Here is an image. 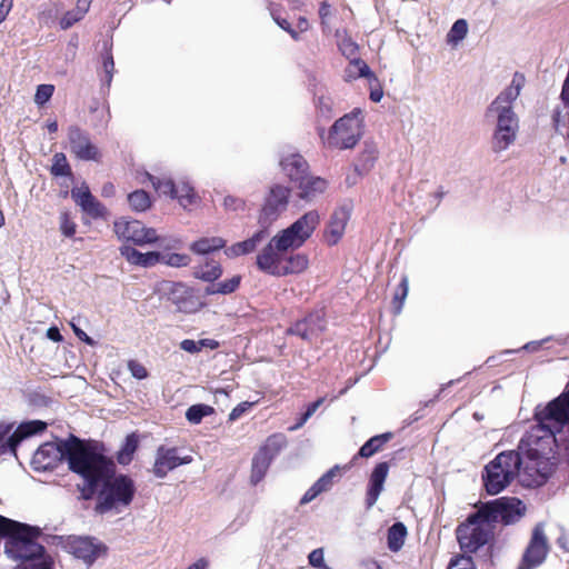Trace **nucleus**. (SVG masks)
I'll return each instance as SVG.
<instances>
[{
    "label": "nucleus",
    "mask_w": 569,
    "mask_h": 569,
    "mask_svg": "<svg viewBox=\"0 0 569 569\" xmlns=\"http://www.w3.org/2000/svg\"><path fill=\"white\" fill-rule=\"evenodd\" d=\"M216 415V409L203 402H197L189 406L184 412V418L190 425H199L203 418Z\"/></svg>",
    "instance_id": "a18cd8bd"
},
{
    "label": "nucleus",
    "mask_w": 569,
    "mask_h": 569,
    "mask_svg": "<svg viewBox=\"0 0 569 569\" xmlns=\"http://www.w3.org/2000/svg\"><path fill=\"white\" fill-rule=\"evenodd\" d=\"M68 445H63L66 463L69 471L82 479V483L76 487L83 493L86 489L96 486L98 477L114 466L111 448L102 440L81 438L72 432L69 433Z\"/></svg>",
    "instance_id": "f03ea898"
},
{
    "label": "nucleus",
    "mask_w": 569,
    "mask_h": 569,
    "mask_svg": "<svg viewBox=\"0 0 569 569\" xmlns=\"http://www.w3.org/2000/svg\"><path fill=\"white\" fill-rule=\"evenodd\" d=\"M67 137L70 153L74 159L78 161L96 163H100L102 161V151L91 140L90 133L87 130L82 129L78 124H71L68 128Z\"/></svg>",
    "instance_id": "6ab92c4d"
},
{
    "label": "nucleus",
    "mask_w": 569,
    "mask_h": 569,
    "mask_svg": "<svg viewBox=\"0 0 569 569\" xmlns=\"http://www.w3.org/2000/svg\"><path fill=\"white\" fill-rule=\"evenodd\" d=\"M469 30L468 21L463 18L457 19L446 34V43L452 48L461 43Z\"/></svg>",
    "instance_id": "49530a36"
},
{
    "label": "nucleus",
    "mask_w": 569,
    "mask_h": 569,
    "mask_svg": "<svg viewBox=\"0 0 569 569\" xmlns=\"http://www.w3.org/2000/svg\"><path fill=\"white\" fill-rule=\"evenodd\" d=\"M82 19V16L79 14L76 10H68L59 19V28L63 31L69 30Z\"/></svg>",
    "instance_id": "774afa93"
},
{
    "label": "nucleus",
    "mask_w": 569,
    "mask_h": 569,
    "mask_svg": "<svg viewBox=\"0 0 569 569\" xmlns=\"http://www.w3.org/2000/svg\"><path fill=\"white\" fill-rule=\"evenodd\" d=\"M365 126L362 109L353 108L332 123L327 136L328 146L339 150L353 149L363 136Z\"/></svg>",
    "instance_id": "9d476101"
},
{
    "label": "nucleus",
    "mask_w": 569,
    "mask_h": 569,
    "mask_svg": "<svg viewBox=\"0 0 569 569\" xmlns=\"http://www.w3.org/2000/svg\"><path fill=\"white\" fill-rule=\"evenodd\" d=\"M56 87L51 83H40L36 87V92L33 96V102L39 108H46L54 93Z\"/></svg>",
    "instance_id": "3c124183"
},
{
    "label": "nucleus",
    "mask_w": 569,
    "mask_h": 569,
    "mask_svg": "<svg viewBox=\"0 0 569 569\" xmlns=\"http://www.w3.org/2000/svg\"><path fill=\"white\" fill-rule=\"evenodd\" d=\"M461 553H455L447 565V569H477V565L473 559V555L480 550L470 551L468 548L462 549L460 546ZM483 552V549L481 550Z\"/></svg>",
    "instance_id": "c03bdc74"
},
{
    "label": "nucleus",
    "mask_w": 569,
    "mask_h": 569,
    "mask_svg": "<svg viewBox=\"0 0 569 569\" xmlns=\"http://www.w3.org/2000/svg\"><path fill=\"white\" fill-rule=\"evenodd\" d=\"M353 467V461L348 463L335 465L323 472L311 487L302 495L299 500L300 506H305L313 501L320 495L331 490L333 485L339 481L343 473L348 472Z\"/></svg>",
    "instance_id": "b1692460"
},
{
    "label": "nucleus",
    "mask_w": 569,
    "mask_h": 569,
    "mask_svg": "<svg viewBox=\"0 0 569 569\" xmlns=\"http://www.w3.org/2000/svg\"><path fill=\"white\" fill-rule=\"evenodd\" d=\"M24 561L30 569H56V559L47 550L46 553Z\"/></svg>",
    "instance_id": "13d9d810"
},
{
    "label": "nucleus",
    "mask_w": 569,
    "mask_h": 569,
    "mask_svg": "<svg viewBox=\"0 0 569 569\" xmlns=\"http://www.w3.org/2000/svg\"><path fill=\"white\" fill-rule=\"evenodd\" d=\"M303 322L306 323L307 330L311 339L313 337H319L327 330V320L325 310L312 309L306 312L302 317Z\"/></svg>",
    "instance_id": "79ce46f5"
},
{
    "label": "nucleus",
    "mask_w": 569,
    "mask_h": 569,
    "mask_svg": "<svg viewBox=\"0 0 569 569\" xmlns=\"http://www.w3.org/2000/svg\"><path fill=\"white\" fill-rule=\"evenodd\" d=\"M222 250H223V253L229 259H234V258H238L241 256H248V254L252 253L244 240L237 241V242L232 243L230 247L226 246Z\"/></svg>",
    "instance_id": "e2e57ef3"
},
{
    "label": "nucleus",
    "mask_w": 569,
    "mask_h": 569,
    "mask_svg": "<svg viewBox=\"0 0 569 569\" xmlns=\"http://www.w3.org/2000/svg\"><path fill=\"white\" fill-rule=\"evenodd\" d=\"M357 79H366L369 84L378 82V76L361 57L352 58L345 69L343 80L352 82Z\"/></svg>",
    "instance_id": "72a5a7b5"
},
{
    "label": "nucleus",
    "mask_w": 569,
    "mask_h": 569,
    "mask_svg": "<svg viewBox=\"0 0 569 569\" xmlns=\"http://www.w3.org/2000/svg\"><path fill=\"white\" fill-rule=\"evenodd\" d=\"M377 160V146L372 141H365L361 152L353 162V171L358 177H365L373 169Z\"/></svg>",
    "instance_id": "c9c22d12"
},
{
    "label": "nucleus",
    "mask_w": 569,
    "mask_h": 569,
    "mask_svg": "<svg viewBox=\"0 0 569 569\" xmlns=\"http://www.w3.org/2000/svg\"><path fill=\"white\" fill-rule=\"evenodd\" d=\"M395 437L392 431H385L377 433L367 439L363 445L358 449L357 453L351 458L353 466L359 458H370L376 453L383 450L385 446Z\"/></svg>",
    "instance_id": "473e14b6"
},
{
    "label": "nucleus",
    "mask_w": 569,
    "mask_h": 569,
    "mask_svg": "<svg viewBox=\"0 0 569 569\" xmlns=\"http://www.w3.org/2000/svg\"><path fill=\"white\" fill-rule=\"evenodd\" d=\"M527 512V506L516 496H501L487 500L456 527L455 536L458 545L470 551L482 550L480 557L492 563L498 545L497 526L517 523Z\"/></svg>",
    "instance_id": "f257e3e1"
},
{
    "label": "nucleus",
    "mask_w": 569,
    "mask_h": 569,
    "mask_svg": "<svg viewBox=\"0 0 569 569\" xmlns=\"http://www.w3.org/2000/svg\"><path fill=\"white\" fill-rule=\"evenodd\" d=\"M82 318L80 316L72 317L69 321V326L73 335L84 345L89 347H96L98 341L89 336L81 327Z\"/></svg>",
    "instance_id": "4d7b16f0"
},
{
    "label": "nucleus",
    "mask_w": 569,
    "mask_h": 569,
    "mask_svg": "<svg viewBox=\"0 0 569 569\" xmlns=\"http://www.w3.org/2000/svg\"><path fill=\"white\" fill-rule=\"evenodd\" d=\"M496 124L491 137V149L498 153L507 150L517 139L519 131V117L513 108L492 110Z\"/></svg>",
    "instance_id": "ddd939ff"
},
{
    "label": "nucleus",
    "mask_w": 569,
    "mask_h": 569,
    "mask_svg": "<svg viewBox=\"0 0 569 569\" xmlns=\"http://www.w3.org/2000/svg\"><path fill=\"white\" fill-rule=\"evenodd\" d=\"M550 543L543 523L538 522L531 530L530 539L521 555L516 569H536L547 559Z\"/></svg>",
    "instance_id": "f3484780"
},
{
    "label": "nucleus",
    "mask_w": 569,
    "mask_h": 569,
    "mask_svg": "<svg viewBox=\"0 0 569 569\" xmlns=\"http://www.w3.org/2000/svg\"><path fill=\"white\" fill-rule=\"evenodd\" d=\"M152 293L161 302L174 307V311L183 315H196L209 303L202 299L200 288L182 280L161 279L154 282Z\"/></svg>",
    "instance_id": "39448f33"
},
{
    "label": "nucleus",
    "mask_w": 569,
    "mask_h": 569,
    "mask_svg": "<svg viewBox=\"0 0 569 569\" xmlns=\"http://www.w3.org/2000/svg\"><path fill=\"white\" fill-rule=\"evenodd\" d=\"M278 164L292 186L310 171L309 162L299 150L291 146H286L278 151Z\"/></svg>",
    "instance_id": "5701e85b"
},
{
    "label": "nucleus",
    "mask_w": 569,
    "mask_h": 569,
    "mask_svg": "<svg viewBox=\"0 0 569 569\" xmlns=\"http://www.w3.org/2000/svg\"><path fill=\"white\" fill-rule=\"evenodd\" d=\"M52 441L41 443L33 452L30 466L37 472L52 471L57 465L67 461L64 446H69V435L67 437L52 436Z\"/></svg>",
    "instance_id": "2eb2a0df"
},
{
    "label": "nucleus",
    "mask_w": 569,
    "mask_h": 569,
    "mask_svg": "<svg viewBox=\"0 0 569 569\" xmlns=\"http://www.w3.org/2000/svg\"><path fill=\"white\" fill-rule=\"evenodd\" d=\"M270 14L273 22L284 32H287L295 41H299L301 39L300 32L297 31L292 27V24L288 21L287 18L281 17L280 10L276 8L270 9Z\"/></svg>",
    "instance_id": "6e6d98bb"
},
{
    "label": "nucleus",
    "mask_w": 569,
    "mask_h": 569,
    "mask_svg": "<svg viewBox=\"0 0 569 569\" xmlns=\"http://www.w3.org/2000/svg\"><path fill=\"white\" fill-rule=\"evenodd\" d=\"M293 188L297 189V196L300 200L309 203L317 197L323 194L329 188L328 179L312 174L310 171L298 181Z\"/></svg>",
    "instance_id": "bb28decb"
},
{
    "label": "nucleus",
    "mask_w": 569,
    "mask_h": 569,
    "mask_svg": "<svg viewBox=\"0 0 569 569\" xmlns=\"http://www.w3.org/2000/svg\"><path fill=\"white\" fill-rule=\"evenodd\" d=\"M78 224L73 221L72 212L64 209L59 214V231L67 239H74Z\"/></svg>",
    "instance_id": "8fccbe9b"
},
{
    "label": "nucleus",
    "mask_w": 569,
    "mask_h": 569,
    "mask_svg": "<svg viewBox=\"0 0 569 569\" xmlns=\"http://www.w3.org/2000/svg\"><path fill=\"white\" fill-rule=\"evenodd\" d=\"M320 221L319 211L316 209L309 210L288 227L279 230L267 243H271L278 250L297 251L312 237Z\"/></svg>",
    "instance_id": "1a4fd4ad"
},
{
    "label": "nucleus",
    "mask_w": 569,
    "mask_h": 569,
    "mask_svg": "<svg viewBox=\"0 0 569 569\" xmlns=\"http://www.w3.org/2000/svg\"><path fill=\"white\" fill-rule=\"evenodd\" d=\"M14 428L21 441L24 442L32 437L43 435L47 431L48 422L40 419H26L19 423L16 422Z\"/></svg>",
    "instance_id": "58836bf2"
},
{
    "label": "nucleus",
    "mask_w": 569,
    "mask_h": 569,
    "mask_svg": "<svg viewBox=\"0 0 569 569\" xmlns=\"http://www.w3.org/2000/svg\"><path fill=\"white\" fill-rule=\"evenodd\" d=\"M408 528L402 521H395L387 530V548L391 552H399L405 546Z\"/></svg>",
    "instance_id": "a19ab883"
},
{
    "label": "nucleus",
    "mask_w": 569,
    "mask_h": 569,
    "mask_svg": "<svg viewBox=\"0 0 569 569\" xmlns=\"http://www.w3.org/2000/svg\"><path fill=\"white\" fill-rule=\"evenodd\" d=\"M71 199L79 207L82 214L92 220L108 221L111 211L96 196L92 194L89 183L82 180L79 186L71 189Z\"/></svg>",
    "instance_id": "aec40b11"
},
{
    "label": "nucleus",
    "mask_w": 569,
    "mask_h": 569,
    "mask_svg": "<svg viewBox=\"0 0 569 569\" xmlns=\"http://www.w3.org/2000/svg\"><path fill=\"white\" fill-rule=\"evenodd\" d=\"M271 465V462L254 453L251 460L250 483L252 486L260 483L267 476Z\"/></svg>",
    "instance_id": "09e8293b"
},
{
    "label": "nucleus",
    "mask_w": 569,
    "mask_h": 569,
    "mask_svg": "<svg viewBox=\"0 0 569 569\" xmlns=\"http://www.w3.org/2000/svg\"><path fill=\"white\" fill-rule=\"evenodd\" d=\"M127 201L131 211L136 213H144L154 206V197L147 190L140 188L127 194Z\"/></svg>",
    "instance_id": "4c0bfd02"
},
{
    "label": "nucleus",
    "mask_w": 569,
    "mask_h": 569,
    "mask_svg": "<svg viewBox=\"0 0 569 569\" xmlns=\"http://www.w3.org/2000/svg\"><path fill=\"white\" fill-rule=\"evenodd\" d=\"M48 171L53 180L58 181L59 192L58 197L67 199L71 197V190L69 189V182L76 184V173L67 158L64 152H56L51 158V164L48 167Z\"/></svg>",
    "instance_id": "393cba45"
},
{
    "label": "nucleus",
    "mask_w": 569,
    "mask_h": 569,
    "mask_svg": "<svg viewBox=\"0 0 569 569\" xmlns=\"http://www.w3.org/2000/svg\"><path fill=\"white\" fill-rule=\"evenodd\" d=\"M114 72L112 43L104 41L102 51L100 52V66L98 67V74L101 82L100 92L102 94L109 93Z\"/></svg>",
    "instance_id": "7c9ffc66"
},
{
    "label": "nucleus",
    "mask_w": 569,
    "mask_h": 569,
    "mask_svg": "<svg viewBox=\"0 0 569 569\" xmlns=\"http://www.w3.org/2000/svg\"><path fill=\"white\" fill-rule=\"evenodd\" d=\"M71 199L79 207L82 214L92 220L108 221L111 211L96 196L92 194L89 183L82 180L79 186L71 189Z\"/></svg>",
    "instance_id": "412c9836"
},
{
    "label": "nucleus",
    "mask_w": 569,
    "mask_h": 569,
    "mask_svg": "<svg viewBox=\"0 0 569 569\" xmlns=\"http://www.w3.org/2000/svg\"><path fill=\"white\" fill-rule=\"evenodd\" d=\"M127 368L131 376L137 380H144L150 376L148 369L137 359H129L127 362Z\"/></svg>",
    "instance_id": "338daca9"
},
{
    "label": "nucleus",
    "mask_w": 569,
    "mask_h": 569,
    "mask_svg": "<svg viewBox=\"0 0 569 569\" xmlns=\"http://www.w3.org/2000/svg\"><path fill=\"white\" fill-rule=\"evenodd\" d=\"M112 231L121 246L146 248L157 242L158 233L153 227H147L142 221L131 217L121 216L113 220Z\"/></svg>",
    "instance_id": "9b49d317"
},
{
    "label": "nucleus",
    "mask_w": 569,
    "mask_h": 569,
    "mask_svg": "<svg viewBox=\"0 0 569 569\" xmlns=\"http://www.w3.org/2000/svg\"><path fill=\"white\" fill-rule=\"evenodd\" d=\"M521 459L518 451L503 450L483 466L481 470L482 490L488 496H497L505 491L519 473Z\"/></svg>",
    "instance_id": "0eeeda50"
},
{
    "label": "nucleus",
    "mask_w": 569,
    "mask_h": 569,
    "mask_svg": "<svg viewBox=\"0 0 569 569\" xmlns=\"http://www.w3.org/2000/svg\"><path fill=\"white\" fill-rule=\"evenodd\" d=\"M315 415V411L307 403L295 417V423L288 427V431L293 432L302 428L306 422Z\"/></svg>",
    "instance_id": "680f3d73"
},
{
    "label": "nucleus",
    "mask_w": 569,
    "mask_h": 569,
    "mask_svg": "<svg viewBox=\"0 0 569 569\" xmlns=\"http://www.w3.org/2000/svg\"><path fill=\"white\" fill-rule=\"evenodd\" d=\"M144 181L150 182L156 192L168 197L171 200H177L183 208L194 206L200 201L197 190L188 180H182L181 186L179 187L176 180L171 177L160 178L146 171Z\"/></svg>",
    "instance_id": "f8f14e48"
},
{
    "label": "nucleus",
    "mask_w": 569,
    "mask_h": 569,
    "mask_svg": "<svg viewBox=\"0 0 569 569\" xmlns=\"http://www.w3.org/2000/svg\"><path fill=\"white\" fill-rule=\"evenodd\" d=\"M284 333L287 336H296L302 339L303 341H310L311 337L309 331L307 330L306 323L303 319H297L290 323V326L286 329Z\"/></svg>",
    "instance_id": "052dcab7"
},
{
    "label": "nucleus",
    "mask_w": 569,
    "mask_h": 569,
    "mask_svg": "<svg viewBox=\"0 0 569 569\" xmlns=\"http://www.w3.org/2000/svg\"><path fill=\"white\" fill-rule=\"evenodd\" d=\"M405 448H400L390 453L389 460L377 461L371 469L368 477L365 493V508L370 510L378 501L381 492L385 490V483L392 466H396L397 460L405 458Z\"/></svg>",
    "instance_id": "4468645a"
},
{
    "label": "nucleus",
    "mask_w": 569,
    "mask_h": 569,
    "mask_svg": "<svg viewBox=\"0 0 569 569\" xmlns=\"http://www.w3.org/2000/svg\"><path fill=\"white\" fill-rule=\"evenodd\" d=\"M258 229H256L251 236L244 239L251 252H256L258 247L266 240L270 233L274 222L258 214L257 218Z\"/></svg>",
    "instance_id": "37998d69"
},
{
    "label": "nucleus",
    "mask_w": 569,
    "mask_h": 569,
    "mask_svg": "<svg viewBox=\"0 0 569 569\" xmlns=\"http://www.w3.org/2000/svg\"><path fill=\"white\" fill-rule=\"evenodd\" d=\"M138 493V486L129 475L117 470L116 466L98 477L96 486L80 493L79 499L88 500L96 496V515H119L129 509Z\"/></svg>",
    "instance_id": "7ed1b4c3"
},
{
    "label": "nucleus",
    "mask_w": 569,
    "mask_h": 569,
    "mask_svg": "<svg viewBox=\"0 0 569 569\" xmlns=\"http://www.w3.org/2000/svg\"><path fill=\"white\" fill-rule=\"evenodd\" d=\"M345 37L338 42V49L340 53L349 60L358 58L360 46L349 36L348 31L345 30Z\"/></svg>",
    "instance_id": "603ef678"
},
{
    "label": "nucleus",
    "mask_w": 569,
    "mask_h": 569,
    "mask_svg": "<svg viewBox=\"0 0 569 569\" xmlns=\"http://www.w3.org/2000/svg\"><path fill=\"white\" fill-rule=\"evenodd\" d=\"M191 260V257L187 253L162 251L161 264L171 268H183L188 267Z\"/></svg>",
    "instance_id": "864d4df0"
},
{
    "label": "nucleus",
    "mask_w": 569,
    "mask_h": 569,
    "mask_svg": "<svg viewBox=\"0 0 569 569\" xmlns=\"http://www.w3.org/2000/svg\"><path fill=\"white\" fill-rule=\"evenodd\" d=\"M192 461L193 457L191 455H181L178 447L160 445L156 449L154 462L150 472L156 478L163 479L169 472L181 466L190 465Z\"/></svg>",
    "instance_id": "4be33fe9"
},
{
    "label": "nucleus",
    "mask_w": 569,
    "mask_h": 569,
    "mask_svg": "<svg viewBox=\"0 0 569 569\" xmlns=\"http://www.w3.org/2000/svg\"><path fill=\"white\" fill-rule=\"evenodd\" d=\"M120 256L130 264L138 268L151 269L161 263L162 250L142 252L133 246H120Z\"/></svg>",
    "instance_id": "cd10ccee"
},
{
    "label": "nucleus",
    "mask_w": 569,
    "mask_h": 569,
    "mask_svg": "<svg viewBox=\"0 0 569 569\" xmlns=\"http://www.w3.org/2000/svg\"><path fill=\"white\" fill-rule=\"evenodd\" d=\"M147 438V435L141 433L139 430L131 431L124 436L119 449L114 452L113 461L122 467L129 466L136 457V453L141 447V442Z\"/></svg>",
    "instance_id": "c85d7f7f"
},
{
    "label": "nucleus",
    "mask_w": 569,
    "mask_h": 569,
    "mask_svg": "<svg viewBox=\"0 0 569 569\" xmlns=\"http://www.w3.org/2000/svg\"><path fill=\"white\" fill-rule=\"evenodd\" d=\"M68 553L81 560L88 568L109 553L106 542L91 535H71Z\"/></svg>",
    "instance_id": "a211bd4d"
},
{
    "label": "nucleus",
    "mask_w": 569,
    "mask_h": 569,
    "mask_svg": "<svg viewBox=\"0 0 569 569\" xmlns=\"http://www.w3.org/2000/svg\"><path fill=\"white\" fill-rule=\"evenodd\" d=\"M256 401H241L229 413L228 422H234L250 412L256 406Z\"/></svg>",
    "instance_id": "69168bd1"
},
{
    "label": "nucleus",
    "mask_w": 569,
    "mask_h": 569,
    "mask_svg": "<svg viewBox=\"0 0 569 569\" xmlns=\"http://www.w3.org/2000/svg\"><path fill=\"white\" fill-rule=\"evenodd\" d=\"M16 421L0 420V458L2 456H12L17 460L18 451L23 443L14 428Z\"/></svg>",
    "instance_id": "c756f323"
},
{
    "label": "nucleus",
    "mask_w": 569,
    "mask_h": 569,
    "mask_svg": "<svg viewBox=\"0 0 569 569\" xmlns=\"http://www.w3.org/2000/svg\"><path fill=\"white\" fill-rule=\"evenodd\" d=\"M516 450L521 459L519 472L528 487H542L553 477L557 468L553 447L546 450L542 437L525 432Z\"/></svg>",
    "instance_id": "20e7f679"
},
{
    "label": "nucleus",
    "mask_w": 569,
    "mask_h": 569,
    "mask_svg": "<svg viewBox=\"0 0 569 569\" xmlns=\"http://www.w3.org/2000/svg\"><path fill=\"white\" fill-rule=\"evenodd\" d=\"M224 272L221 262L207 258L202 263L192 267V277L206 283L218 281Z\"/></svg>",
    "instance_id": "f704fd0d"
},
{
    "label": "nucleus",
    "mask_w": 569,
    "mask_h": 569,
    "mask_svg": "<svg viewBox=\"0 0 569 569\" xmlns=\"http://www.w3.org/2000/svg\"><path fill=\"white\" fill-rule=\"evenodd\" d=\"M292 192L293 187L291 184L280 182L270 184L264 193L258 214L276 222L287 211Z\"/></svg>",
    "instance_id": "dca6fc26"
},
{
    "label": "nucleus",
    "mask_w": 569,
    "mask_h": 569,
    "mask_svg": "<svg viewBox=\"0 0 569 569\" xmlns=\"http://www.w3.org/2000/svg\"><path fill=\"white\" fill-rule=\"evenodd\" d=\"M569 412V389L566 387L561 393L547 403H539L533 409L535 429L543 432L545 438L551 440L557 448L560 447L558 436L565 429Z\"/></svg>",
    "instance_id": "6e6552de"
},
{
    "label": "nucleus",
    "mask_w": 569,
    "mask_h": 569,
    "mask_svg": "<svg viewBox=\"0 0 569 569\" xmlns=\"http://www.w3.org/2000/svg\"><path fill=\"white\" fill-rule=\"evenodd\" d=\"M308 562L315 569H332L325 559L323 548H316L308 555Z\"/></svg>",
    "instance_id": "0e129e2a"
},
{
    "label": "nucleus",
    "mask_w": 569,
    "mask_h": 569,
    "mask_svg": "<svg viewBox=\"0 0 569 569\" xmlns=\"http://www.w3.org/2000/svg\"><path fill=\"white\" fill-rule=\"evenodd\" d=\"M227 242V239L219 236L199 237L188 244V249L193 254L207 259L222 250Z\"/></svg>",
    "instance_id": "2f4dec72"
},
{
    "label": "nucleus",
    "mask_w": 569,
    "mask_h": 569,
    "mask_svg": "<svg viewBox=\"0 0 569 569\" xmlns=\"http://www.w3.org/2000/svg\"><path fill=\"white\" fill-rule=\"evenodd\" d=\"M266 243L257 253L254 266L260 272L276 278L300 274L309 267V256L305 252L289 253Z\"/></svg>",
    "instance_id": "423d86ee"
},
{
    "label": "nucleus",
    "mask_w": 569,
    "mask_h": 569,
    "mask_svg": "<svg viewBox=\"0 0 569 569\" xmlns=\"http://www.w3.org/2000/svg\"><path fill=\"white\" fill-rule=\"evenodd\" d=\"M242 274L237 273L231 276L230 278L221 280V278L217 281L218 290L220 296H229L239 290L242 283Z\"/></svg>",
    "instance_id": "5fc2aeb1"
},
{
    "label": "nucleus",
    "mask_w": 569,
    "mask_h": 569,
    "mask_svg": "<svg viewBox=\"0 0 569 569\" xmlns=\"http://www.w3.org/2000/svg\"><path fill=\"white\" fill-rule=\"evenodd\" d=\"M519 96V90L517 91L512 87L507 86L486 108L485 118L488 120L490 117H492V110H498L506 107L513 108V103Z\"/></svg>",
    "instance_id": "ea45409f"
},
{
    "label": "nucleus",
    "mask_w": 569,
    "mask_h": 569,
    "mask_svg": "<svg viewBox=\"0 0 569 569\" xmlns=\"http://www.w3.org/2000/svg\"><path fill=\"white\" fill-rule=\"evenodd\" d=\"M288 439L287 436L282 432H274L267 437L263 443L259 447L256 455L264 458L269 462H273V460L279 456V453L287 448Z\"/></svg>",
    "instance_id": "e433bc0d"
},
{
    "label": "nucleus",
    "mask_w": 569,
    "mask_h": 569,
    "mask_svg": "<svg viewBox=\"0 0 569 569\" xmlns=\"http://www.w3.org/2000/svg\"><path fill=\"white\" fill-rule=\"evenodd\" d=\"M353 206L351 200L339 206L330 216L326 224L323 237L328 246L332 247L338 244L342 239L346 226L350 220Z\"/></svg>",
    "instance_id": "a878e982"
},
{
    "label": "nucleus",
    "mask_w": 569,
    "mask_h": 569,
    "mask_svg": "<svg viewBox=\"0 0 569 569\" xmlns=\"http://www.w3.org/2000/svg\"><path fill=\"white\" fill-rule=\"evenodd\" d=\"M409 293V280L406 274H403L396 288V291L391 301V313L393 316H399L403 309V305Z\"/></svg>",
    "instance_id": "de8ad7c7"
},
{
    "label": "nucleus",
    "mask_w": 569,
    "mask_h": 569,
    "mask_svg": "<svg viewBox=\"0 0 569 569\" xmlns=\"http://www.w3.org/2000/svg\"><path fill=\"white\" fill-rule=\"evenodd\" d=\"M26 400L30 407L33 408H48L52 405L53 399L40 391L33 390L24 395Z\"/></svg>",
    "instance_id": "bf43d9fd"
}]
</instances>
